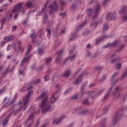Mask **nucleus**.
I'll use <instances>...</instances> for the list:
<instances>
[{"label":"nucleus","mask_w":127,"mask_h":127,"mask_svg":"<svg viewBox=\"0 0 127 127\" xmlns=\"http://www.w3.org/2000/svg\"><path fill=\"white\" fill-rule=\"evenodd\" d=\"M11 116V115H9V116H7L5 119H4L3 121L2 122V126H3V127H4L6 124H7V123H8V119H9L10 117Z\"/></svg>","instance_id":"nucleus-19"},{"label":"nucleus","mask_w":127,"mask_h":127,"mask_svg":"<svg viewBox=\"0 0 127 127\" xmlns=\"http://www.w3.org/2000/svg\"><path fill=\"white\" fill-rule=\"evenodd\" d=\"M87 56L88 57H90V58L93 59L96 58V56H97V54L92 55V54H91L90 52H88Z\"/></svg>","instance_id":"nucleus-34"},{"label":"nucleus","mask_w":127,"mask_h":127,"mask_svg":"<svg viewBox=\"0 0 127 127\" xmlns=\"http://www.w3.org/2000/svg\"><path fill=\"white\" fill-rule=\"evenodd\" d=\"M107 37H109V36H102L100 38L96 39V44H98L99 42H101V41H102V40H104V39Z\"/></svg>","instance_id":"nucleus-21"},{"label":"nucleus","mask_w":127,"mask_h":127,"mask_svg":"<svg viewBox=\"0 0 127 127\" xmlns=\"http://www.w3.org/2000/svg\"><path fill=\"white\" fill-rule=\"evenodd\" d=\"M112 90H113V87H111L110 89L108 90V92L105 95L104 97L103 98V101H107L109 99L110 97V94H111V92H112Z\"/></svg>","instance_id":"nucleus-13"},{"label":"nucleus","mask_w":127,"mask_h":127,"mask_svg":"<svg viewBox=\"0 0 127 127\" xmlns=\"http://www.w3.org/2000/svg\"><path fill=\"white\" fill-rule=\"evenodd\" d=\"M75 57H76V55H71L67 57L66 58V60L64 61V64L67 63V60H73V59H74Z\"/></svg>","instance_id":"nucleus-20"},{"label":"nucleus","mask_w":127,"mask_h":127,"mask_svg":"<svg viewBox=\"0 0 127 127\" xmlns=\"http://www.w3.org/2000/svg\"><path fill=\"white\" fill-rule=\"evenodd\" d=\"M89 112V110L88 109H84L83 110H81L79 112V115H85V114H87Z\"/></svg>","instance_id":"nucleus-29"},{"label":"nucleus","mask_w":127,"mask_h":127,"mask_svg":"<svg viewBox=\"0 0 127 127\" xmlns=\"http://www.w3.org/2000/svg\"><path fill=\"white\" fill-rule=\"evenodd\" d=\"M94 14L92 17V21H94L95 19H96V18H97V17H98V15L99 14H97L96 13H94Z\"/></svg>","instance_id":"nucleus-44"},{"label":"nucleus","mask_w":127,"mask_h":127,"mask_svg":"<svg viewBox=\"0 0 127 127\" xmlns=\"http://www.w3.org/2000/svg\"><path fill=\"white\" fill-rule=\"evenodd\" d=\"M116 19V13L109 12L107 15L106 19L108 20H114Z\"/></svg>","instance_id":"nucleus-11"},{"label":"nucleus","mask_w":127,"mask_h":127,"mask_svg":"<svg viewBox=\"0 0 127 127\" xmlns=\"http://www.w3.org/2000/svg\"><path fill=\"white\" fill-rule=\"evenodd\" d=\"M116 56V54H112L109 56V60H111L112 58H114Z\"/></svg>","instance_id":"nucleus-52"},{"label":"nucleus","mask_w":127,"mask_h":127,"mask_svg":"<svg viewBox=\"0 0 127 127\" xmlns=\"http://www.w3.org/2000/svg\"><path fill=\"white\" fill-rule=\"evenodd\" d=\"M8 69H9V67H6L5 68L4 71L2 73L3 75H6V73H7V71L8 70Z\"/></svg>","instance_id":"nucleus-51"},{"label":"nucleus","mask_w":127,"mask_h":127,"mask_svg":"<svg viewBox=\"0 0 127 127\" xmlns=\"http://www.w3.org/2000/svg\"><path fill=\"white\" fill-rule=\"evenodd\" d=\"M40 83V79H37L33 82V84L34 85H37V84H39Z\"/></svg>","instance_id":"nucleus-42"},{"label":"nucleus","mask_w":127,"mask_h":127,"mask_svg":"<svg viewBox=\"0 0 127 127\" xmlns=\"http://www.w3.org/2000/svg\"><path fill=\"white\" fill-rule=\"evenodd\" d=\"M21 108H23V105H22V102L20 101L17 105L12 107L11 109H9V111L11 112L14 116H15L18 112L21 111Z\"/></svg>","instance_id":"nucleus-5"},{"label":"nucleus","mask_w":127,"mask_h":127,"mask_svg":"<svg viewBox=\"0 0 127 127\" xmlns=\"http://www.w3.org/2000/svg\"><path fill=\"white\" fill-rule=\"evenodd\" d=\"M121 91H122V88L119 87V86H116L114 88L112 95L115 100H118L119 99L123 101L126 100V95L124 93H120Z\"/></svg>","instance_id":"nucleus-2"},{"label":"nucleus","mask_w":127,"mask_h":127,"mask_svg":"<svg viewBox=\"0 0 127 127\" xmlns=\"http://www.w3.org/2000/svg\"><path fill=\"white\" fill-rule=\"evenodd\" d=\"M119 43H120V40H115L113 42L111 43H109L107 45L104 46V48H107V47H115V46H117Z\"/></svg>","instance_id":"nucleus-9"},{"label":"nucleus","mask_w":127,"mask_h":127,"mask_svg":"<svg viewBox=\"0 0 127 127\" xmlns=\"http://www.w3.org/2000/svg\"><path fill=\"white\" fill-rule=\"evenodd\" d=\"M59 46V41L57 40L55 43V45L54 47L55 49H56V48H58Z\"/></svg>","instance_id":"nucleus-45"},{"label":"nucleus","mask_w":127,"mask_h":127,"mask_svg":"<svg viewBox=\"0 0 127 127\" xmlns=\"http://www.w3.org/2000/svg\"><path fill=\"white\" fill-rule=\"evenodd\" d=\"M64 118V117L63 116H62L59 119H55L53 121V123L55 125H58V124H59V123H60L61 122V121H62V119Z\"/></svg>","instance_id":"nucleus-24"},{"label":"nucleus","mask_w":127,"mask_h":127,"mask_svg":"<svg viewBox=\"0 0 127 127\" xmlns=\"http://www.w3.org/2000/svg\"><path fill=\"white\" fill-rule=\"evenodd\" d=\"M12 62L13 63H14V64H18V61H17V60L15 59H13Z\"/></svg>","instance_id":"nucleus-55"},{"label":"nucleus","mask_w":127,"mask_h":127,"mask_svg":"<svg viewBox=\"0 0 127 127\" xmlns=\"http://www.w3.org/2000/svg\"><path fill=\"white\" fill-rule=\"evenodd\" d=\"M32 49V46L31 45H29V48L28 50L27 51V52H26L25 55L26 56H28V55H29V54L30 53L31 50Z\"/></svg>","instance_id":"nucleus-28"},{"label":"nucleus","mask_w":127,"mask_h":127,"mask_svg":"<svg viewBox=\"0 0 127 127\" xmlns=\"http://www.w3.org/2000/svg\"><path fill=\"white\" fill-rule=\"evenodd\" d=\"M92 10L91 8L88 9L86 11V13L88 14V16H89V17H91V14H92Z\"/></svg>","instance_id":"nucleus-39"},{"label":"nucleus","mask_w":127,"mask_h":127,"mask_svg":"<svg viewBox=\"0 0 127 127\" xmlns=\"http://www.w3.org/2000/svg\"><path fill=\"white\" fill-rule=\"evenodd\" d=\"M109 29V26H108V25H104L103 27V32H105L106 31H107V30H108Z\"/></svg>","instance_id":"nucleus-38"},{"label":"nucleus","mask_w":127,"mask_h":127,"mask_svg":"<svg viewBox=\"0 0 127 127\" xmlns=\"http://www.w3.org/2000/svg\"><path fill=\"white\" fill-rule=\"evenodd\" d=\"M86 23L87 22H84L82 25H80V26L76 28V30H79V28H81V27H83V26H84V25H85Z\"/></svg>","instance_id":"nucleus-48"},{"label":"nucleus","mask_w":127,"mask_h":127,"mask_svg":"<svg viewBox=\"0 0 127 127\" xmlns=\"http://www.w3.org/2000/svg\"><path fill=\"white\" fill-rule=\"evenodd\" d=\"M118 81H119V78L118 79H115V78H111V85L112 86L111 87H114V85H115L116 83H117Z\"/></svg>","instance_id":"nucleus-23"},{"label":"nucleus","mask_w":127,"mask_h":127,"mask_svg":"<svg viewBox=\"0 0 127 127\" xmlns=\"http://www.w3.org/2000/svg\"><path fill=\"white\" fill-rule=\"evenodd\" d=\"M82 104L83 105H84V106L90 105V102H89V98H86L83 100L82 101Z\"/></svg>","instance_id":"nucleus-26"},{"label":"nucleus","mask_w":127,"mask_h":127,"mask_svg":"<svg viewBox=\"0 0 127 127\" xmlns=\"http://www.w3.org/2000/svg\"><path fill=\"white\" fill-rule=\"evenodd\" d=\"M123 21H126L127 20V15H125L122 17Z\"/></svg>","instance_id":"nucleus-60"},{"label":"nucleus","mask_w":127,"mask_h":127,"mask_svg":"<svg viewBox=\"0 0 127 127\" xmlns=\"http://www.w3.org/2000/svg\"><path fill=\"white\" fill-rule=\"evenodd\" d=\"M116 66L117 69H121V67H122V64H117Z\"/></svg>","instance_id":"nucleus-57"},{"label":"nucleus","mask_w":127,"mask_h":127,"mask_svg":"<svg viewBox=\"0 0 127 127\" xmlns=\"http://www.w3.org/2000/svg\"><path fill=\"white\" fill-rule=\"evenodd\" d=\"M30 59V56H28L27 57H25L23 58L22 60L21 63L20 64V66H23V64L24 63H26V62H27Z\"/></svg>","instance_id":"nucleus-16"},{"label":"nucleus","mask_w":127,"mask_h":127,"mask_svg":"<svg viewBox=\"0 0 127 127\" xmlns=\"http://www.w3.org/2000/svg\"><path fill=\"white\" fill-rule=\"evenodd\" d=\"M34 118V116L33 115V114H31L28 117V118L27 119V120L24 122V126H26V125H27V124L29 123L30 121H32Z\"/></svg>","instance_id":"nucleus-17"},{"label":"nucleus","mask_w":127,"mask_h":127,"mask_svg":"<svg viewBox=\"0 0 127 127\" xmlns=\"http://www.w3.org/2000/svg\"><path fill=\"white\" fill-rule=\"evenodd\" d=\"M60 15H61V16H63V18H64V17L66 16V12L61 13Z\"/></svg>","instance_id":"nucleus-58"},{"label":"nucleus","mask_w":127,"mask_h":127,"mask_svg":"<svg viewBox=\"0 0 127 127\" xmlns=\"http://www.w3.org/2000/svg\"><path fill=\"white\" fill-rule=\"evenodd\" d=\"M46 31H47L48 32L47 33L48 38H50V37H51V30H50V29H47Z\"/></svg>","instance_id":"nucleus-37"},{"label":"nucleus","mask_w":127,"mask_h":127,"mask_svg":"<svg viewBox=\"0 0 127 127\" xmlns=\"http://www.w3.org/2000/svg\"><path fill=\"white\" fill-rule=\"evenodd\" d=\"M38 52L39 54H44V53H45L43 48H39Z\"/></svg>","instance_id":"nucleus-41"},{"label":"nucleus","mask_w":127,"mask_h":127,"mask_svg":"<svg viewBox=\"0 0 127 127\" xmlns=\"http://www.w3.org/2000/svg\"><path fill=\"white\" fill-rule=\"evenodd\" d=\"M88 94L89 96L91 97L92 100H93V99H94V96H92V95H94V93H95V91L93 90V91H88Z\"/></svg>","instance_id":"nucleus-35"},{"label":"nucleus","mask_w":127,"mask_h":127,"mask_svg":"<svg viewBox=\"0 0 127 127\" xmlns=\"http://www.w3.org/2000/svg\"><path fill=\"white\" fill-rule=\"evenodd\" d=\"M118 74L119 73L118 72H115L114 74L112 75L111 78H115V77H117Z\"/></svg>","instance_id":"nucleus-59"},{"label":"nucleus","mask_w":127,"mask_h":127,"mask_svg":"<svg viewBox=\"0 0 127 127\" xmlns=\"http://www.w3.org/2000/svg\"><path fill=\"white\" fill-rule=\"evenodd\" d=\"M61 8H62L63 7V6H64V5H66V3L65 2V1H63L62 2H61Z\"/></svg>","instance_id":"nucleus-50"},{"label":"nucleus","mask_w":127,"mask_h":127,"mask_svg":"<svg viewBox=\"0 0 127 127\" xmlns=\"http://www.w3.org/2000/svg\"><path fill=\"white\" fill-rule=\"evenodd\" d=\"M13 102H14V100H11L10 98H9L6 103H7L8 105H10L11 104H13Z\"/></svg>","instance_id":"nucleus-46"},{"label":"nucleus","mask_w":127,"mask_h":127,"mask_svg":"<svg viewBox=\"0 0 127 127\" xmlns=\"http://www.w3.org/2000/svg\"><path fill=\"white\" fill-rule=\"evenodd\" d=\"M77 99H78V94H75L71 98V100H77Z\"/></svg>","instance_id":"nucleus-47"},{"label":"nucleus","mask_w":127,"mask_h":127,"mask_svg":"<svg viewBox=\"0 0 127 127\" xmlns=\"http://www.w3.org/2000/svg\"><path fill=\"white\" fill-rule=\"evenodd\" d=\"M86 87V84H83L82 85V87L80 88V92H83V91H84V89H85V88Z\"/></svg>","instance_id":"nucleus-49"},{"label":"nucleus","mask_w":127,"mask_h":127,"mask_svg":"<svg viewBox=\"0 0 127 127\" xmlns=\"http://www.w3.org/2000/svg\"><path fill=\"white\" fill-rule=\"evenodd\" d=\"M70 74H71V70H67L65 71L64 73L62 74V77H64V78H67V77H69Z\"/></svg>","instance_id":"nucleus-18"},{"label":"nucleus","mask_w":127,"mask_h":127,"mask_svg":"<svg viewBox=\"0 0 127 127\" xmlns=\"http://www.w3.org/2000/svg\"><path fill=\"white\" fill-rule=\"evenodd\" d=\"M59 7V6L58 5V4L57 3V1H55L53 2L52 3L49 5V14H51V15L53 14V15H54L53 12H54V10L56 11Z\"/></svg>","instance_id":"nucleus-6"},{"label":"nucleus","mask_w":127,"mask_h":127,"mask_svg":"<svg viewBox=\"0 0 127 127\" xmlns=\"http://www.w3.org/2000/svg\"><path fill=\"white\" fill-rule=\"evenodd\" d=\"M63 53V49H61L59 52H57L56 54H58V56L56 57V62L57 64H60V60L61 58V54Z\"/></svg>","instance_id":"nucleus-10"},{"label":"nucleus","mask_w":127,"mask_h":127,"mask_svg":"<svg viewBox=\"0 0 127 127\" xmlns=\"http://www.w3.org/2000/svg\"><path fill=\"white\" fill-rule=\"evenodd\" d=\"M122 117H123L122 115H120L119 113H116L114 116V120L111 124V127L115 126L117 124V121H119Z\"/></svg>","instance_id":"nucleus-8"},{"label":"nucleus","mask_w":127,"mask_h":127,"mask_svg":"<svg viewBox=\"0 0 127 127\" xmlns=\"http://www.w3.org/2000/svg\"><path fill=\"white\" fill-rule=\"evenodd\" d=\"M106 121H107V119H104L103 120V123L101 125L102 127H106V125H105V122H106Z\"/></svg>","instance_id":"nucleus-53"},{"label":"nucleus","mask_w":127,"mask_h":127,"mask_svg":"<svg viewBox=\"0 0 127 127\" xmlns=\"http://www.w3.org/2000/svg\"><path fill=\"white\" fill-rule=\"evenodd\" d=\"M40 100H42V101L40 105V108L41 109L42 113L43 114L51 112V111L54 110V108H55V107L53 104H54L56 101V98H55L54 95H53L51 98V103H49V100L48 99V96H47V92L44 91L36 98L37 101H39Z\"/></svg>","instance_id":"nucleus-1"},{"label":"nucleus","mask_w":127,"mask_h":127,"mask_svg":"<svg viewBox=\"0 0 127 127\" xmlns=\"http://www.w3.org/2000/svg\"><path fill=\"white\" fill-rule=\"evenodd\" d=\"M32 94H33V91L30 90L29 91L28 94L23 97V101H21L22 105H23V108H24L23 111L26 110V108H27V106H28V103H29V98L32 96Z\"/></svg>","instance_id":"nucleus-4"},{"label":"nucleus","mask_w":127,"mask_h":127,"mask_svg":"<svg viewBox=\"0 0 127 127\" xmlns=\"http://www.w3.org/2000/svg\"><path fill=\"white\" fill-rule=\"evenodd\" d=\"M84 95V92H81L79 94H78V96L79 97V98H82V97H83Z\"/></svg>","instance_id":"nucleus-56"},{"label":"nucleus","mask_w":127,"mask_h":127,"mask_svg":"<svg viewBox=\"0 0 127 127\" xmlns=\"http://www.w3.org/2000/svg\"><path fill=\"white\" fill-rule=\"evenodd\" d=\"M100 10L101 6H100V4H97L94 7V13H97L99 14V13H100Z\"/></svg>","instance_id":"nucleus-15"},{"label":"nucleus","mask_w":127,"mask_h":127,"mask_svg":"<svg viewBox=\"0 0 127 127\" xmlns=\"http://www.w3.org/2000/svg\"><path fill=\"white\" fill-rule=\"evenodd\" d=\"M103 92H104V90L103 89V88H101L99 90L97 93H95L94 94V97H97L98 96H100V95H102Z\"/></svg>","instance_id":"nucleus-27"},{"label":"nucleus","mask_w":127,"mask_h":127,"mask_svg":"<svg viewBox=\"0 0 127 127\" xmlns=\"http://www.w3.org/2000/svg\"><path fill=\"white\" fill-rule=\"evenodd\" d=\"M25 5L28 7L29 8H31L32 6H33V4H32V2L31 1H28L26 2Z\"/></svg>","instance_id":"nucleus-22"},{"label":"nucleus","mask_w":127,"mask_h":127,"mask_svg":"<svg viewBox=\"0 0 127 127\" xmlns=\"http://www.w3.org/2000/svg\"><path fill=\"white\" fill-rule=\"evenodd\" d=\"M83 1L82 0H74V3H73L72 5V9H76L77 8V4L78 3H82Z\"/></svg>","instance_id":"nucleus-14"},{"label":"nucleus","mask_w":127,"mask_h":127,"mask_svg":"<svg viewBox=\"0 0 127 127\" xmlns=\"http://www.w3.org/2000/svg\"><path fill=\"white\" fill-rule=\"evenodd\" d=\"M51 73V70L50 69H49L46 73V76H44V79L45 80V81H48L50 79V77H49V74H50Z\"/></svg>","instance_id":"nucleus-25"},{"label":"nucleus","mask_w":127,"mask_h":127,"mask_svg":"<svg viewBox=\"0 0 127 127\" xmlns=\"http://www.w3.org/2000/svg\"><path fill=\"white\" fill-rule=\"evenodd\" d=\"M74 49H75V47H73L72 49H70L69 50V54H72V53H73V51Z\"/></svg>","instance_id":"nucleus-64"},{"label":"nucleus","mask_w":127,"mask_h":127,"mask_svg":"<svg viewBox=\"0 0 127 127\" xmlns=\"http://www.w3.org/2000/svg\"><path fill=\"white\" fill-rule=\"evenodd\" d=\"M37 35L35 33H33L31 34L30 37L32 39V41L34 44H37V39H36Z\"/></svg>","instance_id":"nucleus-12"},{"label":"nucleus","mask_w":127,"mask_h":127,"mask_svg":"<svg viewBox=\"0 0 127 127\" xmlns=\"http://www.w3.org/2000/svg\"><path fill=\"white\" fill-rule=\"evenodd\" d=\"M84 75H85V72H82L81 74H80L78 78H80L82 80V78H83Z\"/></svg>","instance_id":"nucleus-62"},{"label":"nucleus","mask_w":127,"mask_h":127,"mask_svg":"<svg viewBox=\"0 0 127 127\" xmlns=\"http://www.w3.org/2000/svg\"><path fill=\"white\" fill-rule=\"evenodd\" d=\"M19 75H24V71L23 70H20L19 71Z\"/></svg>","instance_id":"nucleus-63"},{"label":"nucleus","mask_w":127,"mask_h":127,"mask_svg":"<svg viewBox=\"0 0 127 127\" xmlns=\"http://www.w3.org/2000/svg\"><path fill=\"white\" fill-rule=\"evenodd\" d=\"M101 21H97V22H94V21H92V22L90 24V26H94V28L99 24V23H100Z\"/></svg>","instance_id":"nucleus-32"},{"label":"nucleus","mask_w":127,"mask_h":127,"mask_svg":"<svg viewBox=\"0 0 127 127\" xmlns=\"http://www.w3.org/2000/svg\"><path fill=\"white\" fill-rule=\"evenodd\" d=\"M126 10H127V8L125 6H123L120 11V13H125Z\"/></svg>","instance_id":"nucleus-40"},{"label":"nucleus","mask_w":127,"mask_h":127,"mask_svg":"<svg viewBox=\"0 0 127 127\" xmlns=\"http://www.w3.org/2000/svg\"><path fill=\"white\" fill-rule=\"evenodd\" d=\"M120 61L118 58H116L112 59L110 62L111 64H115L116 63H118Z\"/></svg>","instance_id":"nucleus-36"},{"label":"nucleus","mask_w":127,"mask_h":127,"mask_svg":"<svg viewBox=\"0 0 127 127\" xmlns=\"http://www.w3.org/2000/svg\"><path fill=\"white\" fill-rule=\"evenodd\" d=\"M49 3V1H47L46 3L44 4V6H43L42 10L39 13L40 15L44 14V17L43 18V23L44 24H46L47 21H48V16H47V4Z\"/></svg>","instance_id":"nucleus-3"},{"label":"nucleus","mask_w":127,"mask_h":127,"mask_svg":"<svg viewBox=\"0 0 127 127\" xmlns=\"http://www.w3.org/2000/svg\"><path fill=\"white\" fill-rule=\"evenodd\" d=\"M13 38V36H6L4 37V40H6V41H7V42H9L10 40H12V39Z\"/></svg>","instance_id":"nucleus-30"},{"label":"nucleus","mask_w":127,"mask_h":127,"mask_svg":"<svg viewBox=\"0 0 127 127\" xmlns=\"http://www.w3.org/2000/svg\"><path fill=\"white\" fill-rule=\"evenodd\" d=\"M104 80H106V76L103 75V78L99 80V83H102Z\"/></svg>","instance_id":"nucleus-54"},{"label":"nucleus","mask_w":127,"mask_h":127,"mask_svg":"<svg viewBox=\"0 0 127 127\" xmlns=\"http://www.w3.org/2000/svg\"><path fill=\"white\" fill-rule=\"evenodd\" d=\"M102 69L103 66L101 65L96 66L94 68V71H101Z\"/></svg>","instance_id":"nucleus-33"},{"label":"nucleus","mask_w":127,"mask_h":127,"mask_svg":"<svg viewBox=\"0 0 127 127\" xmlns=\"http://www.w3.org/2000/svg\"><path fill=\"white\" fill-rule=\"evenodd\" d=\"M127 110V107L123 106L121 108V112H124V111H126Z\"/></svg>","instance_id":"nucleus-61"},{"label":"nucleus","mask_w":127,"mask_h":127,"mask_svg":"<svg viewBox=\"0 0 127 127\" xmlns=\"http://www.w3.org/2000/svg\"><path fill=\"white\" fill-rule=\"evenodd\" d=\"M45 61L46 64H48L49 63H50L51 62V58H47L45 59Z\"/></svg>","instance_id":"nucleus-43"},{"label":"nucleus","mask_w":127,"mask_h":127,"mask_svg":"<svg viewBox=\"0 0 127 127\" xmlns=\"http://www.w3.org/2000/svg\"><path fill=\"white\" fill-rule=\"evenodd\" d=\"M81 81H82V78H77L76 80H74L73 82V85H78L79 83L81 82Z\"/></svg>","instance_id":"nucleus-31"},{"label":"nucleus","mask_w":127,"mask_h":127,"mask_svg":"<svg viewBox=\"0 0 127 127\" xmlns=\"http://www.w3.org/2000/svg\"><path fill=\"white\" fill-rule=\"evenodd\" d=\"M23 4V2H20L19 4L16 5L14 8L13 9V12H17V11H22V14L24 13V11L25 9L23 7H22V5Z\"/></svg>","instance_id":"nucleus-7"}]
</instances>
